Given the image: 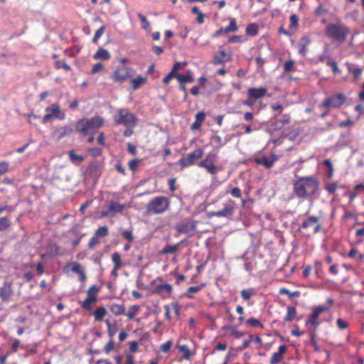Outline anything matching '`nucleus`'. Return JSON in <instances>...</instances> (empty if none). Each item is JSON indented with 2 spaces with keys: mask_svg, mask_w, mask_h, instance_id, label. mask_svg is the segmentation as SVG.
I'll return each mask as SVG.
<instances>
[{
  "mask_svg": "<svg viewBox=\"0 0 364 364\" xmlns=\"http://www.w3.org/2000/svg\"><path fill=\"white\" fill-rule=\"evenodd\" d=\"M318 188L319 181L315 176L299 177L293 183V192L298 198L301 199L314 196Z\"/></svg>",
  "mask_w": 364,
  "mask_h": 364,
  "instance_id": "f257e3e1",
  "label": "nucleus"
},
{
  "mask_svg": "<svg viewBox=\"0 0 364 364\" xmlns=\"http://www.w3.org/2000/svg\"><path fill=\"white\" fill-rule=\"evenodd\" d=\"M104 119L100 116H94L91 118H82L77 120L75 124L77 132L84 136L94 134L95 132L103 126Z\"/></svg>",
  "mask_w": 364,
  "mask_h": 364,
  "instance_id": "f03ea898",
  "label": "nucleus"
},
{
  "mask_svg": "<svg viewBox=\"0 0 364 364\" xmlns=\"http://www.w3.org/2000/svg\"><path fill=\"white\" fill-rule=\"evenodd\" d=\"M325 33L333 41L342 44L347 41L350 29L341 22L331 23L326 26Z\"/></svg>",
  "mask_w": 364,
  "mask_h": 364,
  "instance_id": "7ed1b4c3",
  "label": "nucleus"
},
{
  "mask_svg": "<svg viewBox=\"0 0 364 364\" xmlns=\"http://www.w3.org/2000/svg\"><path fill=\"white\" fill-rule=\"evenodd\" d=\"M171 202L166 196H156L146 205V213L148 215L163 214L170 209Z\"/></svg>",
  "mask_w": 364,
  "mask_h": 364,
  "instance_id": "20e7f679",
  "label": "nucleus"
},
{
  "mask_svg": "<svg viewBox=\"0 0 364 364\" xmlns=\"http://www.w3.org/2000/svg\"><path fill=\"white\" fill-rule=\"evenodd\" d=\"M113 120L116 124L130 128L134 127L138 122L136 116L124 108L117 109L113 116Z\"/></svg>",
  "mask_w": 364,
  "mask_h": 364,
  "instance_id": "39448f33",
  "label": "nucleus"
},
{
  "mask_svg": "<svg viewBox=\"0 0 364 364\" xmlns=\"http://www.w3.org/2000/svg\"><path fill=\"white\" fill-rule=\"evenodd\" d=\"M218 158V153H214L212 151L208 153L204 159L198 164V166L204 168L211 176H216L219 171L223 169L222 166L215 164Z\"/></svg>",
  "mask_w": 364,
  "mask_h": 364,
  "instance_id": "423d86ee",
  "label": "nucleus"
},
{
  "mask_svg": "<svg viewBox=\"0 0 364 364\" xmlns=\"http://www.w3.org/2000/svg\"><path fill=\"white\" fill-rule=\"evenodd\" d=\"M133 68L125 66L118 65L114 70L110 74V78L113 82L122 84L133 77Z\"/></svg>",
  "mask_w": 364,
  "mask_h": 364,
  "instance_id": "0eeeda50",
  "label": "nucleus"
},
{
  "mask_svg": "<svg viewBox=\"0 0 364 364\" xmlns=\"http://www.w3.org/2000/svg\"><path fill=\"white\" fill-rule=\"evenodd\" d=\"M203 154L204 151L203 149H196L192 152L188 154L186 156L181 157L178 161V164L181 168L190 166L200 159Z\"/></svg>",
  "mask_w": 364,
  "mask_h": 364,
  "instance_id": "6e6552de",
  "label": "nucleus"
},
{
  "mask_svg": "<svg viewBox=\"0 0 364 364\" xmlns=\"http://www.w3.org/2000/svg\"><path fill=\"white\" fill-rule=\"evenodd\" d=\"M100 290V287L97 284H93L88 288L86 294V299L84 301L79 302L80 306L84 310H91V304L97 301V294L99 293Z\"/></svg>",
  "mask_w": 364,
  "mask_h": 364,
  "instance_id": "1a4fd4ad",
  "label": "nucleus"
},
{
  "mask_svg": "<svg viewBox=\"0 0 364 364\" xmlns=\"http://www.w3.org/2000/svg\"><path fill=\"white\" fill-rule=\"evenodd\" d=\"M346 100V97L342 93L333 95L326 97L321 104L320 107H325L328 109H335L343 105Z\"/></svg>",
  "mask_w": 364,
  "mask_h": 364,
  "instance_id": "9d476101",
  "label": "nucleus"
},
{
  "mask_svg": "<svg viewBox=\"0 0 364 364\" xmlns=\"http://www.w3.org/2000/svg\"><path fill=\"white\" fill-rule=\"evenodd\" d=\"M235 205V202L232 199H229L225 203L223 204V209L217 211L210 212V216L231 218L233 215Z\"/></svg>",
  "mask_w": 364,
  "mask_h": 364,
  "instance_id": "9b49d317",
  "label": "nucleus"
},
{
  "mask_svg": "<svg viewBox=\"0 0 364 364\" xmlns=\"http://www.w3.org/2000/svg\"><path fill=\"white\" fill-rule=\"evenodd\" d=\"M70 269L72 272L77 274L79 276V281L81 282L82 285L84 286L86 280L87 275L84 267L77 262H72L67 263L64 267V270Z\"/></svg>",
  "mask_w": 364,
  "mask_h": 364,
  "instance_id": "f8f14e48",
  "label": "nucleus"
},
{
  "mask_svg": "<svg viewBox=\"0 0 364 364\" xmlns=\"http://www.w3.org/2000/svg\"><path fill=\"white\" fill-rule=\"evenodd\" d=\"M299 228L306 230L313 228V233L316 234L321 230L322 225L319 223L318 217L311 215L304 219Z\"/></svg>",
  "mask_w": 364,
  "mask_h": 364,
  "instance_id": "ddd939ff",
  "label": "nucleus"
},
{
  "mask_svg": "<svg viewBox=\"0 0 364 364\" xmlns=\"http://www.w3.org/2000/svg\"><path fill=\"white\" fill-rule=\"evenodd\" d=\"M125 208L124 204L119 202H111L108 204L107 208L100 212V218L114 217L118 213H122Z\"/></svg>",
  "mask_w": 364,
  "mask_h": 364,
  "instance_id": "4468645a",
  "label": "nucleus"
},
{
  "mask_svg": "<svg viewBox=\"0 0 364 364\" xmlns=\"http://www.w3.org/2000/svg\"><path fill=\"white\" fill-rule=\"evenodd\" d=\"M278 156L277 154L274 153H271L270 154H262L258 156H256L254 159V161L258 164L264 166L266 168H272L276 161L278 160Z\"/></svg>",
  "mask_w": 364,
  "mask_h": 364,
  "instance_id": "2eb2a0df",
  "label": "nucleus"
},
{
  "mask_svg": "<svg viewBox=\"0 0 364 364\" xmlns=\"http://www.w3.org/2000/svg\"><path fill=\"white\" fill-rule=\"evenodd\" d=\"M197 223L198 221L194 220L181 222L176 224V230L180 233L188 234L191 236L193 235L196 232Z\"/></svg>",
  "mask_w": 364,
  "mask_h": 364,
  "instance_id": "dca6fc26",
  "label": "nucleus"
},
{
  "mask_svg": "<svg viewBox=\"0 0 364 364\" xmlns=\"http://www.w3.org/2000/svg\"><path fill=\"white\" fill-rule=\"evenodd\" d=\"M328 310V307L326 306H318L314 307L313 313L309 316L308 320L306 321V325L311 324L314 328V331H316L321 323V321L318 320L319 315Z\"/></svg>",
  "mask_w": 364,
  "mask_h": 364,
  "instance_id": "f3484780",
  "label": "nucleus"
},
{
  "mask_svg": "<svg viewBox=\"0 0 364 364\" xmlns=\"http://www.w3.org/2000/svg\"><path fill=\"white\" fill-rule=\"evenodd\" d=\"M14 291L11 282H5L0 287V299L3 302H9L12 300Z\"/></svg>",
  "mask_w": 364,
  "mask_h": 364,
  "instance_id": "a211bd4d",
  "label": "nucleus"
},
{
  "mask_svg": "<svg viewBox=\"0 0 364 364\" xmlns=\"http://www.w3.org/2000/svg\"><path fill=\"white\" fill-rule=\"evenodd\" d=\"M291 122V116L289 114H282L279 117H274V120L272 122L271 127L273 130H281L285 125Z\"/></svg>",
  "mask_w": 364,
  "mask_h": 364,
  "instance_id": "6ab92c4d",
  "label": "nucleus"
},
{
  "mask_svg": "<svg viewBox=\"0 0 364 364\" xmlns=\"http://www.w3.org/2000/svg\"><path fill=\"white\" fill-rule=\"evenodd\" d=\"M311 43V39L309 36H302L296 44L298 53L302 57H306Z\"/></svg>",
  "mask_w": 364,
  "mask_h": 364,
  "instance_id": "aec40b11",
  "label": "nucleus"
},
{
  "mask_svg": "<svg viewBox=\"0 0 364 364\" xmlns=\"http://www.w3.org/2000/svg\"><path fill=\"white\" fill-rule=\"evenodd\" d=\"M346 66L348 72L353 75V80L354 82L360 79L361 75L364 70V67H360L358 65L348 62L346 63Z\"/></svg>",
  "mask_w": 364,
  "mask_h": 364,
  "instance_id": "412c9836",
  "label": "nucleus"
},
{
  "mask_svg": "<svg viewBox=\"0 0 364 364\" xmlns=\"http://www.w3.org/2000/svg\"><path fill=\"white\" fill-rule=\"evenodd\" d=\"M153 292L161 296L163 299H166L171 295L173 287L169 284H158L155 287Z\"/></svg>",
  "mask_w": 364,
  "mask_h": 364,
  "instance_id": "4be33fe9",
  "label": "nucleus"
},
{
  "mask_svg": "<svg viewBox=\"0 0 364 364\" xmlns=\"http://www.w3.org/2000/svg\"><path fill=\"white\" fill-rule=\"evenodd\" d=\"M45 111L48 112L51 117H55L60 120L65 119V114L60 110L58 103L52 104L50 107H46Z\"/></svg>",
  "mask_w": 364,
  "mask_h": 364,
  "instance_id": "5701e85b",
  "label": "nucleus"
},
{
  "mask_svg": "<svg viewBox=\"0 0 364 364\" xmlns=\"http://www.w3.org/2000/svg\"><path fill=\"white\" fill-rule=\"evenodd\" d=\"M267 92V89L266 87H250L247 90V98L252 99L253 100L256 101L257 100L264 97Z\"/></svg>",
  "mask_w": 364,
  "mask_h": 364,
  "instance_id": "b1692460",
  "label": "nucleus"
},
{
  "mask_svg": "<svg viewBox=\"0 0 364 364\" xmlns=\"http://www.w3.org/2000/svg\"><path fill=\"white\" fill-rule=\"evenodd\" d=\"M231 59V53H227L225 51L221 50L213 56L211 63L213 65H219L229 62Z\"/></svg>",
  "mask_w": 364,
  "mask_h": 364,
  "instance_id": "393cba45",
  "label": "nucleus"
},
{
  "mask_svg": "<svg viewBox=\"0 0 364 364\" xmlns=\"http://www.w3.org/2000/svg\"><path fill=\"white\" fill-rule=\"evenodd\" d=\"M73 131V129L71 126L65 125L56 129L53 134L57 140H60L65 136H69Z\"/></svg>",
  "mask_w": 364,
  "mask_h": 364,
  "instance_id": "a878e982",
  "label": "nucleus"
},
{
  "mask_svg": "<svg viewBox=\"0 0 364 364\" xmlns=\"http://www.w3.org/2000/svg\"><path fill=\"white\" fill-rule=\"evenodd\" d=\"M287 346L282 345L279 347L277 352L273 353L269 360L270 364H278L284 359V355L287 352Z\"/></svg>",
  "mask_w": 364,
  "mask_h": 364,
  "instance_id": "bb28decb",
  "label": "nucleus"
},
{
  "mask_svg": "<svg viewBox=\"0 0 364 364\" xmlns=\"http://www.w3.org/2000/svg\"><path fill=\"white\" fill-rule=\"evenodd\" d=\"M205 119V114L204 112H198L195 115V121L191 125V129L192 130L198 129L201 127Z\"/></svg>",
  "mask_w": 364,
  "mask_h": 364,
  "instance_id": "cd10ccee",
  "label": "nucleus"
},
{
  "mask_svg": "<svg viewBox=\"0 0 364 364\" xmlns=\"http://www.w3.org/2000/svg\"><path fill=\"white\" fill-rule=\"evenodd\" d=\"M111 58V55L109 51L105 48H99L93 55L95 60H108Z\"/></svg>",
  "mask_w": 364,
  "mask_h": 364,
  "instance_id": "c85d7f7f",
  "label": "nucleus"
},
{
  "mask_svg": "<svg viewBox=\"0 0 364 364\" xmlns=\"http://www.w3.org/2000/svg\"><path fill=\"white\" fill-rule=\"evenodd\" d=\"M205 286V284L202 283L197 286L189 287L187 289L186 292L184 294V296L188 299H194L193 294L200 291Z\"/></svg>",
  "mask_w": 364,
  "mask_h": 364,
  "instance_id": "c756f323",
  "label": "nucleus"
},
{
  "mask_svg": "<svg viewBox=\"0 0 364 364\" xmlns=\"http://www.w3.org/2000/svg\"><path fill=\"white\" fill-rule=\"evenodd\" d=\"M131 87L134 90H138L141 85H144L147 82L146 77L139 75L136 78L131 79Z\"/></svg>",
  "mask_w": 364,
  "mask_h": 364,
  "instance_id": "7c9ffc66",
  "label": "nucleus"
},
{
  "mask_svg": "<svg viewBox=\"0 0 364 364\" xmlns=\"http://www.w3.org/2000/svg\"><path fill=\"white\" fill-rule=\"evenodd\" d=\"M296 309L295 306H288L287 307V315L284 318V322H291L296 318Z\"/></svg>",
  "mask_w": 364,
  "mask_h": 364,
  "instance_id": "2f4dec72",
  "label": "nucleus"
},
{
  "mask_svg": "<svg viewBox=\"0 0 364 364\" xmlns=\"http://www.w3.org/2000/svg\"><path fill=\"white\" fill-rule=\"evenodd\" d=\"M107 314V310L103 306L97 307L93 312L95 321H102Z\"/></svg>",
  "mask_w": 364,
  "mask_h": 364,
  "instance_id": "473e14b6",
  "label": "nucleus"
},
{
  "mask_svg": "<svg viewBox=\"0 0 364 364\" xmlns=\"http://www.w3.org/2000/svg\"><path fill=\"white\" fill-rule=\"evenodd\" d=\"M211 143L214 146V149L213 150L214 151L215 149H219L221 147H223L228 141V140L223 141L222 138L219 135H214L210 139Z\"/></svg>",
  "mask_w": 364,
  "mask_h": 364,
  "instance_id": "72a5a7b5",
  "label": "nucleus"
},
{
  "mask_svg": "<svg viewBox=\"0 0 364 364\" xmlns=\"http://www.w3.org/2000/svg\"><path fill=\"white\" fill-rule=\"evenodd\" d=\"M110 311L115 316H119L124 314L125 306L124 304H112L109 306Z\"/></svg>",
  "mask_w": 364,
  "mask_h": 364,
  "instance_id": "f704fd0d",
  "label": "nucleus"
},
{
  "mask_svg": "<svg viewBox=\"0 0 364 364\" xmlns=\"http://www.w3.org/2000/svg\"><path fill=\"white\" fill-rule=\"evenodd\" d=\"M225 194H230L233 198H242V191L240 188L238 187H232L230 184L228 185Z\"/></svg>",
  "mask_w": 364,
  "mask_h": 364,
  "instance_id": "c9c22d12",
  "label": "nucleus"
},
{
  "mask_svg": "<svg viewBox=\"0 0 364 364\" xmlns=\"http://www.w3.org/2000/svg\"><path fill=\"white\" fill-rule=\"evenodd\" d=\"M176 348L183 354V358L190 360L193 354L191 353L190 349L186 345H176Z\"/></svg>",
  "mask_w": 364,
  "mask_h": 364,
  "instance_id": "e433bc0d",
  "label": "nucleus"
},
{
  "mask_svg": "<svg viewBox=\"0 0 364 364\" xmlns=\"http://www.w3.org/2000/svg\"><path fill=\"white\" fill-rule=\"evenodd\" d=\"M181 242H183V241H181V242H178L176 245H166L161 250V255H167V254H173V253L176 252L178 250V246Z\"/></svg>",
  "mask_w": 364,
  "mask_h": 364,
  "instance_id": "4c0bfd02",
  "label": "nucleus"
},
{
  "mask_svg": "<svg viewBox=\"0 0 364 364\" xmlns=\"http://www.w3.org/2000/svg\"><path fill=\"white\" fill-rule=\"evenodd\" d=\"M245 33L250 36H255L258 33V25L255 23H250L245 28Z\"/></svg>",
  "mask_w": 364,
  "mask_h": 364,
  "instance_id": "58836bf2",
  "label": "nucleus"
},
{
  "mask_svg": "<svg viewBox=\"0 0 364 364\" xmlns=\"http://www.w3.org/2000/svg\"><path fill=\"white\" fill-rule=\"evenodd\" d=\"M111 259L112 262L114 263V267H115V269H120L123 266V263L121 259V256L119 252H114L112 255Z\"/></svg>",
  "mask_w": 364,
  "mask_h": 364,
  "instance_id": "ea45409f",
  "label": "nucleus"
},
{
  "mask_svg": "<svg viewBox=\"0 0 364 364\" xmlns=\"http://www.w3.org/2000/svg\"><path fill=\"white\" fill-rule=\"evenodd\" d=\"M108 234H109V228L106 225L100 226L94 232V235L96 237H97L98 238L105 237L108 235Z\"/></svg>",
  "mask_w": 364,
  "mask_h": 364,
  "instance_id": "a19ab883",
  "label": "nucleus"
},
{
  "mask_svg": "<svg viewBox=\"0 0 364 364\" xmlns=\"http://www.w3.org/2000/svg\"><path fill=\"white\" fill-rule=\"evenodd\" d=\"M223 329H228L231 331V334L237 338H239L244 336V333L242 331H239L237 330L236 326L233 325H225L223 327Z\"/></svg>",
  "mask_w": 364,
  "mask_h": 364,
  "instance_id": "79ce46f5",
  "label": "nucleus"
},
{
  "mask_svg": "<svg viewBox=\"0 0 364 364\" xmlns=\"http://www.w3.org/2000/svg\"><path fill=\"white\" fill-rule=\"evenodd\" d=\"M177 80L181 84L191 83L194 82V78L190 75L177 74Z\"/></svg>",
  "mask_w": 364,
  "mask_h": 364,
  "instance_id": "37998d69",
  "label": "nucleus"
},
{
  "mask_svg": "<svg viewBox=\"0 0 364 364\" xmlns=\"http://www.w3.org/2000/svg\"><path fill=\"white\" fill-rule=\"evenodd\" d=\"M237 29L238 26L237 25L236 20L235 18H231L229 25L224 28V31L225 33H228L230 32H235Z\"/></svg>",
  "mask_w": 364,
  "mask_h": 364,
  "instance_id": "c03bdc74",
  "label": "nucleus"
},
{
  "mask_svg": "<svg viewBox=\"0 0 364 364\" xmlns=\"http://www.w3.org/2000/svg\"><path fill=\"white\" fill-rule=\"evenodd\" d=\"M246 323L247 324L252 327H257L261 329L264 328V325L260 322L259 319L256 318L251 317L246 321Z\"/></svg>",
  "mask_w": 364,
  "mask_h": 364,
  "instance_id": "a18cd8bd",
  "label": "nucleus"
},
{
  "mask_svg": "<svg viewBox=\"0 0 364 364\" xmlns=\"http://www.w3.org/2000/svg\"><path fill=\"white\" fill-rule=\"evenodd\" d=\"M54 67L56 70L64 69L66 71H70L72 70L71 67L67 64L65 60H58L54 63Z\"/></svg>",
  "mask_w": 364,
  "mask_h": 364,
  "instance_id": "49530a36",
  "label": "nucleus"
},
{
  "mask_svg": "<svg viewBox=\"0 0 364 364\" xmlns=\"http://www.w3.org/2000/svg\"><path fill=\"white\" fill-rule=\"evenodd\" d=\"M279 293L282 295H287L289 299H292L293 297H299L300 296V292L299 291L291 292L286 288H281L279 291Z\"/></svg>",
  "mask_w": 364,
  "mask_h": 364,
  "instance_id": "de8ad7c7",
  "label": "nucleus"
},
{
  "mask_svg": "<svg viewBox=\"0 0 364 364\" xmlns=\"http://www.w3.org/2000/svg\"><path fill=\"white\" fill-rule=\"evenodd\" d=\"M290 24L289 26V29H297L299 28V18L295 14H292L289 16Z\"/></svg>",
  "mask_w": 364,
  "mask_h": 364,
  "instance_id": "09e8293b",
  "label": "nucleus"
},
{
  "mask_svg": "<svg viewBox=\"0 0 364 364\" xmlns=\"http://www.w3.org/2000/svg\"><path fill=\"white\" fill-rule=\"evenodd\" d=\"M68 156L73 163H81L85 160L84 156L76 154L73 151H69Z\"/></svg>",
  "mask_w": 364,
  "mask_h": 364,
  "instance_id": "8fccbe9b",
  "label": "nucleus"
},
{
  "mask_svg": "<svg viewBox=\"0 0 364 364\" xmlns=\"http://www.w3.org/2000/svg\"><path fill=\"white\" fill-rule=\"evenodd\" d=\"M283 70L284 73L293 72L296 70L294 67V61L293 60H287L283 65Z\"/></svg>",
  "mask_w": 364,
  "mask_h": 364,
  "instance_id": "3c124183",
  "label": "nucleus"
},
{
  "mask_svg": "<svg viewBox=\"0 0 364 364\" xmlns=\"http://www.w3.org/2000/svg\"><path fill=\"white\" fill-rule=\"evenodd\" d=\"M105 65L102 63H97L94 64L90 70V74L95 75L100 72L104 71Z\"/></svg>",
  "mask_w": 364,
  "mask_h": 364,
  "instance_id": "603ef678",
  "label": "nucleus"
},
{
  "mask_svg": "<svg viewBox=\"0 0 364 364\" xmlns=\"http://www.w3.org/2000/svg\"><path fill=\"white\" fill-rule=\"evenodd\" d=\"M137 16L141 21V28L144 30H148L150 28V23L149 21L147 20L146 16H144L142 14L138 13Z\"/></svg>",
  "mask_w": 364,
  "mask_h": 364,
  "instance_id": "864d4df0",
  "label": "nucleus"
},
{
  "mask_svg": "<svg viewBox=\"0 0 364 364\" xmlns=\"http://www.w3.org/2000/svg\"><path fill=\"white\" fill-rule=\"evenodd\" d=\"M11 225V221L8 217L0 218V231L6 230Z\"/></svg>",
  "mask_w": 364,
  "mask_h": 364,
  "instance_id": "5fc2aeb1",
  "label": "nucleus"
},
{
  "mask_svg": "<svg viewBox=\"0 0 364 364\" xmlns=\"http://www.w3.org/2000/svg\"><path fill=\"white\" fill-rule=\"evenodd\" d=\"M253 294L254 290L252 289H242L240 292L241 297L245 301L250 300Z\"/></svg>",
  "mask_w": 364,
  "mask_h": 364,
  "instance_id": "6e6d98bb",
  "label": "nucleus"
},
{
  "mask_svg": "<svg viewBox=\"0 0 364 364\" xmlns=\"http://www.w3.org/2000/svg\"><path fill=\"white\" fill-rule=\"evenodd\" d=\"M139 161L140 160L139 159H133L128 162V167L132 173L136 172L139 166Z\"/></svg>",
  "mask_w": 364,
  "mask_h": 364,
  "instance_id": "4d7b16f0",
  "label": "nucleus"
},
{
  "mask_svg": "<svg viewBox=\"0 0 364 364\" xmlns=\"http://www.w3.org/2000/svg\"><path fill=\"white\" fill-rule=\"evenodd\" d=\"M323 164L325 165L328 168V178H332L333 174V166L332 164L331 161L329 159H326L323 160Z\"/></svg>",
  "mask_w": 364,
  "mask_h": 364,
  "instance_id": "13d9d810",
  "label": "nucleus"
},
{
  "mask_svg": "<svg viewBox=\"0 0 364 364\" xmlns=\"http://www.w3.org/2000/svg\"><path fill=\"white\" fill-rule=\"evenodd\" d=\"M100 243V239L96 237L95 235L90 239L87 243V248L90 250H92L96 245Z\"/></svg>",
  "mask_w": 364,
  "mask_h": 364,
  "instance_id": "bf43d9fd",
  "label": "nucleus"
},
{
  "mask_svg": "<svg viewBox=\"0 0 364 364\" xmlns=\"http://www.w3.org/2000/svg\"><path fill=\"white\" fill-rule=\"evenodd\" d=\"M338 186L336 183H327L324 186V189L330 194H334L337 190Z\"/></svg>",
  "mask_w": 364,
  "mask_h": 364,
  "instance_id": "052dcab7",
  "label": "nucleus"
},
{
  "mask_svg": "<svg viewBox=\"0 0 364 364\" xmlns=\"http://www.w3.org/2000/svg\"><path fill=\"white\" fill-rule=\"evenodd\" d=\"M172 346H173V341L171 340H168L166 343L161 344L160 346L159 349L162 353H166L170 350Z\"/></svg>",
  "mask_w": 364,
  "mask_h": 364,
  "instance_id": "680f3d73",
  "label": "nucleus"
},
{
  "mask_svg": "<svg viewBox=\"0 0 364 364\" xmlns=\"http://www.w3.org/2000/svg\"><path fill=\"white\" fill-rule=\"evenodd\" d=\"M105 26H102L101 27H100L95 32V36L92 38V42L94 43H97V41H98V39L103 35L104 32H105Z\"/></svg>",
  "mask_w": 364,
  "mask_h": 364,
  "instance_id": "e2e57ef3",
  "label": "nucleus"
},
{
  "mask_svg": "<svg viewBox=\"0 0 364 364\" xmlns=\"http://www.w3.org/2000/svg\"><path fill=\"white\" fill-rule=\"evenodd\" d=\"M132 311H129L127 313L124 314L126 316H127L129 319H133L135 317V316L137 314V311L139 309V307L136 305H134L132 306Z\"/></svg>",
  "mask_w": 364,
  "mask_h": 364,
  "instance_id": "0e129e2a",
  "label": "nucleus"
},
{
  "mask_svg": "<svg viewBox=\"0 0 364 364\" xmlns=\"http://www.w3.org/2000/svg\"><path fill=\"white\" fill-rule=\"evenodd\" d=\"M122 237L128 240L129 242H132L134 240V236L132 230H127L123 231L122 232Z\"/></svg>",
  "mask_w": 364,
  "mask_h": 364,
  "instance_id": "69168bd1",
  "label": "nucleus"
},
{
  "mask_svg": "<svg viewBox=\"0 0 364 364\" xmlns=\"http://www.w3.org/2000/svg\"><path fill=\"white\" fill-rule=\"evenodd\" d=\"M105 323H106V325L107 327L108 334H109V337L111 338V339H112V338L115 335L117 329L116 327L112 328L111 323L109 320H107Z\"/></svg>",
  "mask_w": 364,
  "mask_h": 364,
  "instance_id": "338daca9",
  "label": "nucleus"
},
{
  "mask_svg": "<svg viewBox=\"0 0 364 364\" xmlns=\"http://www.w3.org/2000/svg\"><path fill=\"white\" fill-rule=\"evenodd\" d=\"M88 153L93 157H97L102 154V151L100 148L95 147L88 149Z\"/></svg>",
  "mask_w": 364,
  "mask_h": 364,
  "instance_id": "774afa93",
  "label": "nucleus"
}]
</instances>
